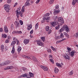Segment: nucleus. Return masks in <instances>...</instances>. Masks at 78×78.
<instances>
[{"label":"nucleus","mask_w":78,"mask_h":78,"mask_svg":"<svg viewBox=\"0 0 78 78\" xmlns=\"http://www.w3.org/2000/svg\"><path fill=\"white\" fill-rule=\"evenodd\" d=\"M50 23L51 25H52V27H55L56 25V22H51Z\"/></svg>","instance_id":"nucleus-8"},{"label":"nucleus","mask_w":78,"mask_h":78,"mask_svg":"<svg viewBox=\"0 0 78 78\" xmlns=\"http://www.w3.org/2000/svg\"><path fill=\"white\" fill-rule=\"evenodd\" d=\"M51 33V30H49L48 31V34H50Z\"/></svg>","instance_id":"nucleus-55"},{"label":"nucleus","mask_w":78,"mask_h":78,"mask_svg":"<svg viewBox=\"0 0 78 78\" xmlns=\"http://www.w3.org/2000/svg\"><path fill=\"white\" fill-rule=\"evenodd\" d=\"M9 67L10 68V69H12L13 68V66H9Z\"/></svg>","instance_id":"nucleus-53"},{"label":"nucleus","mask_w":78,"mask_h":78,"mask_svg":"<svg viewBox=\"0 0 78 78\" xmlns=\"http://www.w3.org/2000/svg\"><path fill=\"white\" fill-rule=\"evenodd\" d=\"M13 27H14V25L13 24H12L11 25V28H13Z\"/></svg>","instance_id":"nucleus-58"},{"label":"nucleus","mask_w":78,"mask_h":78,"mask_svg":"<svg viewBox=\"0 0 78 78\" xmlns=\"http://www.w3.org/2000/svg\"><path fill=\"white\" fill-rule=\"evenodd\" d=\"M62 10H64V8L63 7H62L61 8Z\"/></svg>","instance_id":"nucleus-64"},{"label":"nucleus","mask_w":78,"mask_h":78,"mask_svg":"<svg viewBox=\"0 0 78 78\" xmlns=\"http://www.w3.org/2000/svg\"><path fill=\"white\" fill-rule=\"evenodd\" d=\"M50 16V13H47L45 14L44 15V17H48Z\"/></svg>","instance_id":"nucleus-23"},{"label":"nucleus","mask_w":78,"mask_h":78,"mask_svg":"<svg viewBox=\"0 0 78 78\" xmlns=\"http://www.w3.org/2000/svg\"><path fill=\"white\" fill-rule=\"evenodd\" d=\"M4 29L5 33H8V28L6 26H5L4 27Z\"/></svg>","instance_id":"nucleus-14"},{"label":"nucleus","mask_w":78,"mask_h":78,"mask_svg":"<svg viewBox=\"0 0 78 78\" xmlns=\"http://www.w3.org/2000/svg\"><path fill=\"white\" fill-rule=\"evenodd\" d=\"M30 3L27 2H26L24 5L25 6H30Z\"/></svg>","instance_id":"nucleus-18"},{"label":"nucleus","mask_w":78,"mask_h":78,"mask_svg":"<svg viewBox=\"0 0 78 78\" xmlns=\"http://www.w3.org/2000/svg\"><path fill=\"white\" fill-rule=\"evenodd\" d=\"M4 69L5 70H8V69H10L9 66H7V67L4 68Z\"/></svg>","instance_id":"nucleus-35"},{"label":"nucleus","mask_w":78,"mask_h":78,"mask_svg":"<svg viewBox=\"0 0 78 78\" xmlns=\"http://www.w3.org/2000/svg\"><path fill=\"white\" fill-rule=\"evenodd\" d=\"M22 56H23V57L24 58H26V57L27 56L23 55Z\"/></svg>","instance_id":"nucleus-59"},{"label":"nucleus","mask_w":78,"mask_h":78,"mask_svg":"<svg viewBox=\"0 0 78 78\" xmlns=\"http://www.w3.org/2000/svg\"><path fill=\"white\" fill-rule=\"evenodd\" d=\"M49 28L50 27L48 26H47L45 27L46 30V31H48V30H49Z\"/></svg>","instance_id":"nucleus-29"},{"label":"nucleus","mask_w":78,"mask_h":78,"mask_svg":"<svg viewBox=\"0 0 78 78\" xmlns=\"http://www.w3.org/2000/svg\"><path fill=\"white\" fill-rule=\"evenodd\" d=\"M60 37L61 38H62V39H63V38H64V35H63V34L62 33H61L60 34Z\"/></svg>","instance_id":"nucleus-33"},{"label":"nucleus","mask_w":78,"mask_h":78,"mask_svg":"<svg viewBox=\"0 0 78 78\" xmlns=\"http://www.w3.org/2000/svg\"><path fill=\"white\" fill-rule=\"evenodd\" d=\"M58 20L59 22H60L62 23H64V19H63V18L61 17H58Z\"/></svg>","instance_id":"nucleus-5"},{"label":"nucleus","mask_w":78,"mask_h":78,"mask_svg":"<svg viewBox=\"0 0 78 78\" xmlns=\"http://www.w3.org/2000/svg\"><path fill=\"white\" fill-rule=\"evenodd\" d=\"M16 41L17 42L16 45H19V41L17 39H16Z\"/></svg>","instance_id":"nucleus-43"},{"label":"nucleus","mask_w":78,"mask_h":78,"mask_svg":"<svg viewBox=\"0 0 78 78\" xmlns=\"http://www.w3.org/2000/svg\"><path fill=\"white\" fill-rule=\"evenodd\" d=\"M66 37H67L68 38H69V34H68V35H67L66 36Z\"/></svg>","instance_id":"nucleus-61"},{"label":"nucleus","mask_w":78,"mask_h":78,"mask_svg":"<svg viewBox=\"0 0 78 78\" xmlns=\"http://www.w3.org/2000/svg\"><path fill=\"white\" fill-rule=\"evenodd\" d=\"M9 64L8 63V62H6L5 63H4V64H5V65H6V64Z\"/></svg>","instance_id":"nucleus-60"},{"label":"nucleus","mask_w":78,"mask_h":78,"mask_svg":"<svg viewBox=\"0 0 78 78\" xmlns=\"http://www.w3.org/2000/svg\"><path fill=\"white\" fill-rule=\"evenodd\" d=\"M55 12L56 14H58V13L59 12V11H58V10L56 9L55 10Z\"/></svg>","instance_id":"nucleus-44"},{"label":"nucleus","mask_w":78,"mask_h":78,"mask_svg":"<svg viewBox=\"0 0 78 78\" xmlns=\"http://www.w3.org/2000/svg\"><path fill=\"white\" fill-rule=\"evenodd\" d=\"M63 57L65 59H70V57L67 55V54H63Z\"/></svg>","instance_id":"nucleus-4"},{"label":"nucleus","mask_w":78,"mask_h":78,"mask_svg":"<svg viewBox=\"0 0 78 78\" xmlns=\"http://www.w3.org/2000/svg\"><path fill=\"white\" fill-rule=\"evenodd\" d=\"M20 23L21 25H22L23 24V21H22L21 20H20Z\"/></svg>","instance_id":"nucleus-31"},{"label":"nucleus","mask_w":78,"mask_h":78,"mask_svg":"<svg viewBox=\"0 0 78 78\" xmlns=\"http://www.w3.org/2000/svg\"><path fill=\"white\" fill-rule=\"evenodd\" d=\"M77 1L76 0H73V2H72L73 5H75V3H76Z\"/></svg>","instance_id":"nucleus-19"},{"label":"nucleus","mask_w":78,"mask_h":78,"mask_svg":"<svg viewBox=\"0 0 78 78\" xmlns=\"http://www.w3.org/2000/svg\"><path fill=\"white\" fill-rule=\"evenodd\" d=\"M16 39H16V38H15V37L13 38V41H16Z\"/></svg>","instance_id":"nucleus-63"},{"label":"nucleus","mask_w":78,"mask_h":78,"mask_svg":"<svg viewBox=\"0 0 78 78\" xmlns=\"http://www.w3.org/2000/svg\"><path fill=\"white\" fill-rule=\"evenodd\" d=\"M76 53V51H72L69 54L71 56H74V55H75V54Z\"/></svg>","instance_id":"nucleus-11"},{"label":"nucleus","mask_w":78,"mask_h":78,"mask_svg":"<svg viewBox=\"0 0 78 78\" xmlns=\"http://www.w3.org/2000/svg\"><path fill=\"white\" fill-rule=\"evenodd\" d=\"M3 29L2 28H0V32H3Z\"/></svg>","instance_id":"nucleus-47"},{"label":"nucleus","mask_w":78,"mask_h":78,"mask_svg":"<svg viewBox=\"0 0 78 78\" xmlns=\"http://www.w3.org/2000/svg\"><path fill=\"white\" fill-rule=\"evenodd\" d=\"M51 48H52V50H53V51H55V48L53 46H51Z\"/></svg>","instance_id":"nucleus-49"},{"label":"nucleus","mask_w":78,"mask_h":78,"mask_svg":"<svg viewBox=\"0 0 78 78\" xmlns=\"http://www.w3.org/2000/svg\"><path fill=\"white\" fill-rule=\"evenodd\" d=\"M59 5H55V8L56 9H59Z\"/></svg>","instance_id":"nucleus-41"},{"label":"nucleus","mask_w":78,"mask_h":78,"mask_svg":"<svg viewBox=\"0 0 78 78\" xmlns=\"http://www.w3.org/2000/svg\"><path fill=\"white\" fill-rule=\"evenodd\" d=\"M15 26H16V28H18L19 26V23L17 21H15Z\"/></svg>","instance_id":"nucleus-12"},{"label":"nucleus","mask_w":78,"mask_h":78,"mask_svg":"<svg viewBox=\"0 0 78 78\" xmlns=\"http://www.w3.org/2000/svg\"><path fill=\"white\" fill-rule=\"evenodd\" d=\"M16 41H13L12 42L11 44V46H13L16 44Z\"/></svg>","instance_id":"nucleus-20"},{"label":"nucleus","mask_w":78,"mask_h":78,"mask_svg":"<svg viewBox=\"0 0 78 78\" xmlns=\"http://www.w3.org/2000/svg\"><path fill=\"white\" fill-rule=\"evenodd\" d=\"M17 3L16 2L15 3V4L14 5V7H15V6H17Z\"/></svg>","instance_id":"nucleus-57"},{"label":"nucleus","mask_w":78,"mask_h":78,"mask_svg":"<svg viewBox=\"0 0 78 78\" xmlns=\"http://www.w3.org/2000/svg\"><path fill=\"white\" fill-rule=\"evenodd\" d=\"M32 60H33L34 62H35V63H36L37 64L38 63V61H37L36 58L35 57H33Z\"/></svg>","instance_id":"nucleus-10"},{"label":"nucleus","mask_w":78,"mask_h":78,"mask_svg":"<svg viewBox=\"0 0 78 78\" xmlns=\"http://www.w3.org/2000/svg\"><path fill=\"white\" fill-rule=\"evenodd\" d=\"M52 56L51 55H49V58H52Z\"/></svg>","instance_id":"nucleus-62"},{"label":"nucleus","mask_w":78,"mask_h":78,"mask_svg":"<svg viewBox=\"0 0 78 78\" xmlns=\"http://www.w3.org/2000/svg\"><path fill=\"white\" fill-rule=\"evenodd\" d=\"M29 42H30L29 40L25 39L24 40V43L25 44H28L29 43Z\"/></svg>","instance_id":"nucleus-9"},{"label":"nucleus","mask_w":78,"mask_h":78,"mask_svg":"<svg viewBox=\"0 0 78 78\" xmlns=\"http://www.w3.org/2000/svg\"><path fill=\"white\" fill-rule=\"evenodd\" d=\"M29 75L30 77H33L34 76V74L31 73H30Z\"/></svg>","instance_id":"nucleus-26"},{"label":"nucleus","mask_w":78,"mask_h":78,"mask_svg":"<svg viewBox=\"0 0 78 78\" xmlns=\"http://www.w3.org/2000/svg\"><path fill=\"white\" fill-rule=\"evenodd\" d=\"M59 27H60L59 25H58L57 26L55 27L56 30H59Z\"/></svg>","instance_id":"nucleus-28"},{"label":"nucleus","mask_w":78,"mask_h":78,"mask_svg":"<svg viewBox=\"0 0 78 78\" xmlns=\"http://www.w3.org/2000/svg\"><path fill=\"white\" fill-rule=\"evenodd\" d=\"M2 37L4 38H6L7 37V36L5 34H3L2 35Z\"/></svg>","instance_id":"nucleus-27"},{"label":"nucleus","mask_w":78,"mask_h":78,"mask_svg":"<svg viewBox=\"0 0 78 78\" xmlns=\"http://www.w3.org/2000/svg\"><path fill=\"white\" fill-rule=\"evenodd\" d=\"M40 67H41L42 69H43L44 71H47V70H48V68L47 67H45V66L41 65L40 66Z\"/></svg>","instance_id":"nucleus-6"},{"label":"nucleus","mask_w":78,"mask_h":78,"mask_svg":"<svg viewBox=\"0 0 78 78\" xmlns=\"http://www.w3.org/2000/svg\"><path fill=\"white\" fill-rule=\"evenodd\" d=\"M11 52L12 53H15V48H14V46H13L12 47V50Z\"/></svg>","instance_id":"nucleus-17"},{"label":"nucleus","mask_w":78,"mask_h":78,"mask_svg":"<svg viewBox=\"0 0 78 78\" xmlns=\"http://www.w3.org/2000/svg\"><path fill=\"white\" fill-rule=\"evenodd\" d=\"M11 2V0H8L7 2L8 3H10Z\"/></svg>","instance_id":"nucleus-45"},{"label":"nucleus","mask_w":78,"mask_h":78,"mask_svg":"<svg viewBox=\"0 0 78 78\" xmlns=\"http://www.w3.org/2000/svg\"><path fill=\"white\" fill-rule=\"evenodd\" d=\"M73 70H72L69 73V75H73Z\"/></svg>","instance_id":"nucleus-37"},{"label":"nucleus","mask_w":78,"mask_h":78,"mask_svg":"<svg viewBox=\"0 0 78 78\" xmlns=\"http://www.w3.org/2000/svg\"><path fill=\"white\" fill-rule=\"evenodd\" d=\"M50 60L52 64H54V61H53V60L52 59H50Z\"/></svg>","instance_id":"nucleus-42"},{"label":"nucleus","mask_w":78,"mask_h":78,"mask_svg":"<svg viewBox=\"0 0 78 78\" xmlns=\"http://www.w3.org/2000/svg\"><path fill=\"white\" fill-rule=\"evenodd\" d=\"M4 8L6 12H9V6L8 5H5L4 6Z\"/></svg>","instance_id":"nucleus-2"},{"label":"nucleus","mask_w":78,"mask_h":78,"mask_svg":"<svg viewBox=\"0 0 78 78\" xmlns=\"http://www.w3.org/2000/svg\"><path fill=\"white\" fill-rule=\"evenodd\" d=\"M16 33H18V34H22V31H17Z\"/></svg>","instance_id":"nucleus-40"},{"label":"nucleus","mask_w":78,"mask_h":78,"mask_svg":"<svg viewBox=\"0 0 78 78\" xmlns=\"http://www.w3.org/2000/svg\"><path fill=\"white\" fill-rule=\"evenodd\" d=\"M31 28H32V25L31 24L29 25L27 28V30H28V31L30 30Z\"/></svg>","instance_id":"nucleus-13"},{"label":"nucleus","mask_w":78,"mask_h":78,"mask_svg":"<svg viewBox=\"0 0 78 78\" xmlns=\"http://www.w3.org/2000/svg\"><path fill=\"white\" fill-rule=\"evenodd\" d=\"M26 58H27V59H31V58L30 57L27 56H26Z\"/></svg>","instance_id":"nucleus-46"},{"label":"nucleus","mask_w":78,"mask_h":78,"mask_svg":"<svg viewBox=\"0 0 78 78\" xmlns=\"http://www.w3.org/2000/svg\"><path fill=\"white\" fill-rule=\"evenodd\" d=\"M54 72L55 73H58L59 69L57 68H55L54 70Z\"/></svg>","instance_id":"nucleus-15"},{"label":"nucleus","mask_w":78,"mask_h":78,"mask_svg":"<svg viewBox=\"0 0 78 78\" xmlns=\"http://www.w3.org/2000/svg\"><path fill=\"white\" fill-rule=\"evenodd\" d=\"M27 75L26 73H25L24 74H23L22 75H21L20 76L21 77H27Z\"/></svg>","instance_id":"nucleus-21"},{"label":"nucleus","mask_w":78,"mask_h":78,"mask_svg":"<svg viewBox=\"0 0 78 78\" xmlns=\"http://www.w3.org/2000/svg\"><path fill=\"white\" fill-rule=\"evenodd\" d=\"M22 69L23 70H24V71H25V70H26V68L25 67H23L22 68Z\"/></svg>","instance_id":"nucleus-56"},{"label":"nucleus","mask_w":78,"mask_h":78,"mask_svg":"<svg viewBox=\"0 0 78 78\" xmlns=\"http://www.w3.org/2000/svg\"><path fill=\"white\" fill-rule=\"evenodd\" d=\"M24 11H25V8H24V7H23V6L21 9V12H23Z\"/></svg>","instance_id":"nucleus-32"},{"label":"nucleus","mask_w":78,"mask_h":78,"mask_svg":"<svg viewBox=\"0 0 78 78\" xmlns=\"http://www.w3.org/2000/svg\"><path fill=\"white\" fill-rule=\"evenodd\" d=\"M64 30H66V32L67 33H68L69 32V27H67V26L66 25H64L63 27L59 30V32L60 33H62V31H63Z\"/></svg>","instance_id":"nucleus-1"},{"label":"nucleus","mask_w":78,"mask_h":78,"mask_svg":"<svg viewBox=\"0 0 78 78\" xmlns=\"http://www.w3.org/2000/svg\"><path fill=\"white\" fill-rule=\"evenodd\" d=\"M9 40H6L5 41V43L6 44H7V43H9Z\"/></svg>","instance_id":"nucleus-38"},{"label":"nucleus","mask_w":78,"mask_h":78,"mask_svg":"<svg viewBox=\"0 0 78 78\" xmlns=\"http://www.w3.org/2000/svg\"><path fill=\"white\" fill-rule=\"evenodd\" d=\"M56 65L57 66L60 67H62V66L61 65V64L58 63H56Z\"/></svg>","instance_id":"nucleus-25"},{"label":"nucleus","mask_w":78,"mask_h":78,"mask_svg":"<svg viewBox=\"0 0 78 78\" xmlns=\"http://www.w3.org/2000/svg\"><path fill=\"white\" fill-rule=\"evenodd\" d=\"M54 1V0H50L49 2L50 3V4H52V3H53Z\"/></svg>","instance_id":"nucleus-36"},{"label":"nucleus","mask_w":78,"mask_h":78,"mask_svg":"<svg viewBox=\"0 0 78 78\" xmlns=\"http://www.w3.org/2000/svg\"><path fill=\"white\" fill-rule=\"evenodd\" d=\"M47 50L48 53H51V50L50 49L48 48L47 49Z\"/></svg>","instance_id":"nucleus-30"},{"label":"nucleus","mask_w":78,"mask_h":78,"mask_svg":"<svg viewBox=\"0 0 78 78\" xmlns=\"http://www.w3.org/2000/svg\"><path fill=\"white\" fill-rule=\"evenodd\" d=\"M67 49L68 51H71V49L70 48H67Z\"/></svg>","instance_id":"nucleus-48"},{"label":"nucleus","mask_w":78,"mask_h":78,"mask_svg":"<svg viewBox=\"0 0 78 78\" xmlns=\"http://www.w3.org/2000/svg\"><path fill=\"white\" fill-rule=\"evenodd\" d=\"M33 30H31L30 31V34H33Z\"/></svg>","instance_id":"nucleus-52"},{"label":"nucleus","mask_w":78,"mask_h":78,"mask_svg":"<svg viewBox=\"0 0 78 78\" xmlns=\"http://www.w3.org/2000/svg\"><path fill=\"white\" fill-rule=\"evenodd\" d=\"M62 42V40H61L58 41L56 42V44H59V43H60V42Z\"/></svg>","instance_id":"nucleus-39"},{"label":"nucleus","mask_w":78,"mask_h":78,"mask_svg":"<svg viewBox=\"0 0 78 78\" xmlns=\"http://www.w3.org/2000/svg\"><path fill=\"white\" fill-rule=\"evenodd\" d=\"M16 16H17V17H19V14L20 16L21 17H23V15H22V12H20L19 13V12H18V10H16Z\"/></svg>","instance_id":"nucleus-3"},{"label":"nucleus","mask_w":78,"mask_h":78,"mask_svg":"<svg viewBox=\"0 0 78 78\" xmlns=\"http://www.w3.org/2000/svg\"><path fill=\"white\" fill-rule=\"evenodd\" d=\"M41 1V0H37V1L36 2V3L37 4H38V3Z\"/></svg>","instance_id":"nucleus-51"},{"label":"nucleus","mask_w":78,"mask_h":78,"mask_svg":"<svg viewBox=\"0 0 78 78\" xmlns=\"http://www.w3.org/2000/svg\"><path fill=\"white\" fill-rule=\"evenodd\" d=\"M41 39L43 42L45 40V37H42L41 38Z\"/></svg>","instance_id":"nucleus-24"},{"label":"nucleus","mask_w":78,"mask_h":78,"mask_svg":"<svg viewBox=\"0 0 78 78\" xmlns=\"http://www.w3.org/2000/svg\"><path fill=\"white\" fill-rule=\"evenodd\" d=\"M8 40H10V39H11V37L9 36H8Z\"/></svg>","instance_id":"nucleus-50"},{"label":"nucleus","mask_w":78,"mask_h":78,"mask_svg":"<svg viewBox=\"0 0 78 78\" xmlns=\"http://www.w3.org/2000/svg\"><path fill=\"white\" fill-rule=\"evenodd\" d=\"M50 17L48 16V17H44L43 18V20H50Z\"/></svg>","instance_id":"nucleus-16"},{"label":"nucleus","mask_w":78,"mask_h":78,"mask_svg":"<svg viewBox=\"0 0 78 78\" xmlns=\"http://www.w3.org/2000/svg\"><path fill=\"white\" fill-rule=\"evenodd\" d=\"M37 44L38 45L42 46V47H43L44 46V45L40 41H37Z\"/></svg>","instance_id":"nucleus-7"},{"label":"nucleus","mask_w":78,"mask_h":78,"mask_svg":"<svg viewBox=\"0 0 78 78\" xmlns=\"http://www.w3.org/2000/svg\"><path fill=\"white\" fill-rule=\"evenodd\" d=\"M39 25V24H38V23H37L35 25V29H37V28H38V26Z\"/></svg>","instance_id":"nucleus-34"},{"label":"nucleus","mask_w":78,"mask_h":78,"mask_svg":"<svg viewBox=\"0 0 78 78\" xmlns=\"http://www.w3.org/2000/svg\"><path fill=\"white\" fill-rule=\"evenodd\" d=\"M1 48L2 49H3V48H4V45H2V46H1Z\"/></svg>","instance_id":"nucleus-54"},{"label":"nucleus","mask_w":78,"mask_h":78,"mask_svg":"<svg viewBox=\"0 0 78 78\" xmlns=\"http://www.w3.org/2000/svg\"><path fill=\"white\" fill-rule=\"evenodd\" d=\"M22 50V48H21V47L20 46H18V49L17 51L18 52L20 51H21V50Z\"/></svg>","instance_id":"nucleus-22"}]
</instances>
